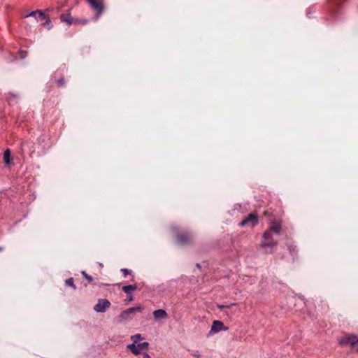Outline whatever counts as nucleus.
<instances>
[{"mask_svg": "<svg viewBox=\"0 0 358 358\" xmlns=\"http://www.w3.org/2000/svg\"><path fill=\"white\" fill-rule=\"evenodd\" d=\"M88 22V20L85 18H73V24H86Z\"/></svg>", "mask_w": 358, "mask_h": 358, "instance_id": "nucleus-16", "label": "nucleus"}, {"mask_svg": "<svg viewBox=\"0 0 358 358\" xmlns=\"http://www.w3.org/2000/svg\"><path fill=\"white\" fill-rule=\"evenodd\" d=\"M66 284L68 285L69 286L71 287L74 289H76V286L75 285V284L73 282V278H70L67 279L66 280Z\"/></svg>", "mask_w": 358, "mask_h": 358, "instance_id": "nucleus-18", "label": "nucleus"}, {"mask_svg": "<svg viewBox=\"0 0 358 358\" xmlns=\"http://www.w3.org/2000/svg\"><path fill=\"white\" fill-rule=\"evenodd\" d=\"M73 17L71 16L70 13H62L60 15V20L62 22H65L68 25L73 24Z\"/></svg>", "mask_w": 358, "mask_h": 358, "instance_id": "nucleus-11", "label": "nucleus"}, {"mask_svg": "<svg viewBox=\"0 0 358 358\" xmlns=\"http://www.w3.org/2000/svg\"><path fill=\"white\" fill-rule=\"evenodd\" d=\"M143 358H150V356L148 353L145 352L143 353Z\"/></svg>", "mask_w": 358, "mask_h": 358, "instance_id": "nucleus-26", "label": "nucleus"}, {"mask_svg": "<svg viewBox=\"0 0 358 358\" xmlns=\"http://www.w3.org/2000/svg\"><path fill=\"white\" fill-rule=\"evenodd\" d=\"M136 289H137V285L136 284L124 285L122 287V290L127 294H129L131 292H134Z\"/></svg>", "mask_w": 358, "mask_h": 358, "instance_id": "nucleus-14", "label": "nucleus"}, {"mask_svg": "<svg viewBox=\"0 0 358 358\" xmlns=\"http://www.w3.org/2000/svg\"><path fill=\"white\" fill-rule=\"evenodd\" d=\"M149 343L146 341L138 343H131L127 345V348L135 355L141 354L142 350L148 349Z\"/></svg>", "mask_w": 358, "mask_h": 358, "instance_id": "nucleus-6", "label": "nucleus"}, {"mask_svg": "<svg viewBox=\"0 0 358 358\" xmlns=\"http://www.w3.org/2000/svg\"><path fill=\"white\" fill-rule=\"evenodd\" d=\"M133 300H134V296L132 295H129L128 294L127 301H131Z\"/></svg>", "mask_w": 358, "mask_h": 358, "instance_id": "nucleus-25", "label": "nucleus"}, {"mask_svg": "<svg viewBox=\"0 0 358 358\" xmlns=\"http://www.w3.org/2000/svg\"><path fill=\"white\" fill-rule=\"evenodd\" d=\"M3 162L7 165L9 166L11 164V152L9 149H7L3 152Z\"/></svg>", "mask_w": 358, "mask_h": 358, "instance_id": "nucleus-13", "label": "nucleus"}, {"mask_svg": "<svg viewBox=\"0 0 358 358\" xmlns=\"http://www.w3.org/2000/svg\"><path fill=\"white\" fill-rule=\"evenodd\" d=\"M121 272L123 273L124 276H127V275L131 273V271L127 268H122Z\"/></svg>", "mask_w": 358, "mask_h": 358, "instance_id": "nucleus-24", "label": "nucleus"}, {"mask_svg": "<svg viewBox=\"0 0 358 358\" xmlns=\"http://www.w3.org/2000/svg\"><path fill=\"white\" fill-rule=\"evenodd\" d=\"M110 306V302L106 299L98 300V303L94 306V310L97 313H104L107 308Z\"/></svg>", "mask_w": 358, "mask_h": 358, "instance_id": "nucleus-8", "label": "nucleus"}, {"mask_svg": "<svg viewBox=\"0 0 358 358\" xmlns=\"http://www.w3.org/2000/svg\"><path fill=\"white\" fill-rule=\"evenodd\" d=\"M131 339L133 341L132 343H137L140 340L143 339L141 335L140 334H135L131 337Z\"/></svg>", "mask_w": 358, "mask_h": 358, "instance_id": "nucleus-17", "label": "nucleus"}, {"mask_svg": "<svg viewBox=\"0 0 358 358\" xmlns=\"http://www.w3.org/2000/svg\"><path fill=\"white\" fill-rule=\"evenodd\" d=\"M176 239L180 245H189L192 241V234L190 232H179L176 234Z\"/></svg>", "mask_w": 358, "mask_h": 358, "instance_id": "nucleus-4", "label": "nucleus"}, {"mask_svg": "<svg viewBox=\"0 0 358 358\" xmlns=\"http://www.w3.org/2000/svg\"><path fill=\"white\" fill-rule=\"evenodd\" d=\"M1 250H2V248H0V251H1Z\"/></svg>", "mask_w": 358, "mask_h": 358, "instance_id": "nucleus-30", "label": "nucleus"}, {"mask_svg": "<svg viewBox=\"0 0 358 358\" xmlns=\"http://www.w3.org/2000/svg\"><path fill=\"white\" fill-rule=\"evenodd\" d=\"M81 274L83 275V277L88 280L89 282H92V280H93V278H92V276H90V275H88L85 271H83L81 272Z\"/></svg>", "mask_w": 358, "mask_h": 358, "instance_id": "nucleus-21", "label": "nucleus"}, {"mask_svg": "<svg viewBox=\"0 0 358 358\" xmlns=\"http://www.w3.org/2000/svg\"><path fill=\"white\" fill-rule=\"evenodd\" d=\"M39 12V10H34V11H31L30 13L27 14L25 15V17H31V16H34L35 17L36 14H38Z\"/></svg>", "mask_w": 358, "mask_h": 358, "instance_id": "nucleus-23", "label": "nucleus"}, {"mask_svg": "<svg viewBox=\"0 0 358 358\" xmlns=\"http://www.w3.org/2000/svg\"><path fill=\"white\" fill-rule=\"evenodd\" d=\"M153 316L157 320L163 319L167 317V313L163 309H158L153 312Z\"/></svg>", "mask_w": 358, "mask_h": 358, "instance_id": "nucleus-12", "label": "nucleus"}, {"mask_svg": "<svg viewBox=\"0 0 358 358\" xmlns=\"http://www.w3.org/2000/svg\"><path fill=\"white\" fill-rule=\"evenodd\" d=\"M196 266L200 268V265L199 264H196Z\"/></svg>", "mask_w": 358, "mask_h": 358, "instance_id": "nucleus-29", "label": "nucleus"}, {"mask_svg": "<svg viewBox=\"0 0 358 358\" xmlns=\"http://www.w3.org/2000/svg\"><path fill=\"white\" fill-rule=\"evenodd\" d=\"M281 229H282V227H281L280 222L274 221L271 223L268 230H271V233L274 232L277 234H280V233L281 231Z\"/></svg>", "mask_w": 358, "mask_h": 358, "instance_id": "nucleus-10", "label": "nucleus"}, {"mask_svg": "<svg viewBox=\"0 0 358 358\" xmlns=\"http://www.w3.org/2000/svg\"><path fill=\"white\" fill-rule=\"evenodd\" d=\"M258 224V215L256 213H250L245 218H244L239 224L241 227H253Z\"/></svg>", "mask_w": 358, "mask_h": 358, "instance_id": "nucleus-1", "label": "nucleus"}, {"mask_svg": "<svg viewBox=\"0 0 358 358\" xmlns=\"http://www.w3.org/2000/svg\"><path fill=\"white\" fill-rule=\"evenodd\" d=\"M193 355H194L196 358H200V355H197V354H193Z\"/></svg>", "mask_w": 358, "mask_h": 358, "instance_id": "nucleus-27", "label": "nucleus"}, {"mask_svg": "<svg viewBox=\"0 0 358 358\" xmlns=\"http://www.w3.org/2000/svg\"><path fill=\"white\" fill-rule=\"evenodd\" d=\"M342 345H350L358 352V336L354 334L345 336L340 341Z\"/></svg>", "mask_w": 358, "mask_h": 358, "instance_id": "nucleus-2", "label": "nucleus"}, {"mask_svg": "<svg viewBox=\"0 0 358 358\" xmlns=\"http://www.w3.org/2000/svg\"><path fill=\"white\" fill-rule=\"evenodd\" d=\"M143 309V308L141 306L129 308L127 310L122 311L119 317L122 320H129L131 318V315L134 314L136 312H141Z\"/></svg>", "mask_w": 358, "mask_h": 358, "instance_id": "nucleus-7", "label": "nucleus"}, {"mask_svg": "<svg viewBox=\"0 0 358 358\" xmlns=\"http://www.w3.org/2000/svg\"><path fill=\"white\" fill-rule=\"evenodd\" d=\"M57 84L59 87H62L65 84V80H64V77H62L61 78L58 79L57 80Z\"/></svg>", "mask_w": 358, "mask_h": 358, "instance_id": "nucleus-22", "label": "nucleus"}, {"mask_svg": "<svg viewBox=\"0 0 358 358\" xmlns=\"http://www.w3.org/2000/svg\"><path fill=\"white\" fill-rule=\"evenodd\" d=\"M38 14V17H39L40 20H41V21L45 20L44 24L49 25L50 24L51 21H50V18L48 15H45V13L40 10H39V12Z\"/></svg>", "mask_w": 358, "mask_h": 358, "instance_id": "nucleus-15", "label": "nucleus"}, {"mask_svg": "<svg viewBox=\"0 0 358 358\" xmlns=\"http://www.w3.org/2000/svg\"><path fill=\"white\" fill-rule=\"evenodd\" d=\"M17 53H18L19 57L22 59H24L28 55V52L27 51L22 50H20Z\"/></svg>", "mask_w": 358, "mask_h": 358, "instance_id": "nucleus-19", "label": "nucleus"}, {"mask_svg": "<svg viewBox=\"0 0 358 358\" xmlns=\"http://www.w3.org/2000/svg\"><path fill=\"white\" fill-rule=\"evenodd\" d=\"M264 241H262L260 246L262 248H273L277 245V241H275L271 235V230H266L263 234Z\"/></svg>", "mask_w": 358, "mask_h": 358, "instance_id": "nucleus-3", "label": "nucleus"}, {"mask_svg": "<svg viewBox=\"0 0 358 358\" xmlns=\"http://www.w3.org/2000/svg\"><path fill=\"white\" fill-rule=\"evenodd\" d=\"M264 215H268V213L267 212H264Z\"/></svg>", "mask_w": 358, "mask_h": 358, "instance_id": "nucleus-28", "label": "nucleus"}, {"mask_svg": "<svg viewBox=\"0 0 358 358\" xmlns=\"http://www.w3.org/2000/svg\"><path fill=\"white\" fill-rule=\"evenodd\" d=\"M96 12V18L98 19L103 13L104 6L101 1L97 0H85Z\"/></svg>", "mask_w": 358, "mask_h": 358, "instance_id": "nucleus-5", "label": "nucleus"}, {"mask_svg": "<svg viewBox=\"0 0 358 358\" xmlns=\"http://www.w3.org/2000/svg\"><path fill=\"white\" fill-rule=\"evenodd\" d=\"M228 328L224 326L222 322L219 320H215L211 326L210 331L217 333L221 330H227Z\"/></svg>", "mask_w": 358, "mask_h": 358, "instance_id": "nucleus-9", "label": "nucleus"}, {"mask_svg": "<svg viewBox=\"0 0 358 358\" xmlns=\"http://www.w3.org/2000/svg\"><path fill=\"white\" fill-rule=\"evenodd\" d=\"M236 303H231L230 305H221V304H217V307L219 308V309H224V308H230L231 306H236Z\"/></svg>", "mask_w": 358, "mask_h": 358, "instance_id": "nucleus-20", "label": "nucleus"}]
</instances>
